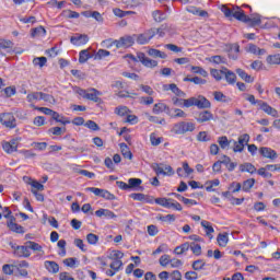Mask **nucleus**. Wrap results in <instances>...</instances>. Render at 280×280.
I'll use <instances>...</instances> for the list:
<instances>
[{
    "label": "nucleus",
    "mask_w": 280,
    "mask_h": 280,
    "mask_svg": "<svg viewBox=\"0 0 280 280\" xmlns=\"http://www.w3.org/2000/svg\"><path fill=\"white\" fill-rule=\"evenodd\" d=\"M240 172H247L248 174H255L257 172V167L253 165V163H243L240 165Z\"/></svg>",
    "instance_id": "nucleus-27"
},
{
    "label": "nucleus",
    "mask_w": 280,
    "mask_h": 280,
    "mask_svg": "<svg viewBox=\"0 0 280 280\" xmlns=\"http://www.w3.org/2000/svg\"><path fill=\"white\" fill-rule=\"evenodd\" d=\"M86 240H88L89 244L95 245V244H97V242H100V236H97L93 233H90V234H88Z\"/></svg>",
    "instance_id": "nucleus-63"
},
{
    "label": "nucleus",
    "mask_w": 280,
    "mask_h": 280,
    "mask_svg": "<svg viewBox=\"0 0 280 280\" xmlns=\"http://www.w3.org/2000/svg\"><path fill=\"white\" fill-rule=\"evenodd\" d=\"M119 147L124 159H129V161H132V152L130 151V148H128V144L120 143Z\"/></svg>",
    "instance_id": "nucleus-32"
},
{
    "label": "nucleus",
    "mask_w": 280,
    "mask_h": 280,
    "mask_svg": "<svg viewBox=\"0 0 280 280\" xmlns=\"http://www.w3.org/2000/svg\"><path fill=\"white\" fill-rule=\"evenodd\" d=\"M44 102H47L48 104H56V98L51 94L43 93L42 92V98Z\"/></svg>",
    "instance_id": "nucleus-60"
},
{
    "label": "nucleus",
    "mask_w": 280,
    "mask_h": 280,
    "mask_svg": "<svg viewBox=\"0 0 280 280\" xmlns=\"http://www.w3.org/2000/svg\"><path fill=\"white\" fill-rule=\"evenodd\" d=\"M156 176H174V168L171 165L164 163H153L151 165Z\"/></svg>",
    "instance_id": "nucleus-5"
},
{
    "label": "nucleus",
    "mask_w": 280,
    "mask_h": 280,
    "mask_svg": "<svg viewBox=\"0 0 280 280\" xmlns=\"http://www.w3.org/2000/svg\"><path fill=\"white\" fill-rule=\"evenodd\" d=\"M187 12H189L190 14H195L196 16H201L203 19L209 16V13L207 11L200 10L196 7H188Z\"/></svg>",
    "instance_id": "nucleus-28"
},
{
    "label": "nucleus",
    "mask_w": 280,
    "mask_h": 280,
    "mask_svg": "<svg viewBox=\"0 0 280 280\" xmlns=\"http://www.w3.org/2000/svg\"><path fill=\"white\" fill-rule=\"evenodd\" d=\"M147 54L151 58H161L162 60H165V58H167V54H165L164 51H161L156 48H149Z\"/></svg>",
    "instance_id": "nucleus-22"
},
{
    "label": "nucleus",
    "mask_w": 280,
    "mask_h": 280,
    "mask_svg": "<svg viewBox=\"0 0 280 280\" xmlns=\"http://www.w3.org/2000/svg\"><path fill=\"white\" fill-rule=\"evenodd\" d=\"M143 182L140 178H129L128 179V185L129 189H135L139 187Z\"/></svg>",
    "instance_id": "nucleus-55"
},
{
    "label": "nucleus",
    "mask_w": 280,
    "mask_h": 280,
    "mask_svg": "<svg viewBox=\"0 0 280 280\" xmlns=\"http://www.w3.org/2000/svg\"><path fill=\"white\" fill-rule=\"evenodd\" d=\"M189 248L192 255H196V257H200V255H202V247L200 246V244L196 242L189 243Z\"/></svg>",
    "instance_id": "nucleus-35"
},
{
    "label": "nucleus",
    "mask_w": 280,
    "mask_h": 280,
    "mask_svg": "<svg viewBox=\"0 0 280 280\" xmlns=\"http://www.w3.org/2000/svg\"><path fill=\"white\" fill-rule=\"evenodd\" d=\"M217 141L221 150H229V147L233 143V140H229L226 136L219 137Z\"/></svg>",
    "instance_id": "nucleus-25"
},
{
    "label": "nucleus",
    "mask_w": 280,
    "mask_h": 280,
    "mask_svg": "<svg viewBox=\"0 0 280 280\" xmlns=\"http://www.w3.org/2000/svg\"><path fill=\"white\" fill-rule=\"evenodd\" d=\"M122 266H124V262L121 260H112L109 268H112V270H114L115 272H119V269Z\"/></svg>",
    "instance_id": "nucleus-59"
},
{
    "label": "nucleus",
    "mask_w": 280,
    "mask_h": 280,
    "mask_svg": "<svg viewBox=\"0 0 280 280\" xmlns=\"http://www.w3.org/2000/svg\"><path fill=\"white\" fill-rule=\"evenodd\" d=\"M195 119L197 124H207L209 121H213L214 117L213 113H211L210 110H202L196 115Z\"/></svg>",
    "instance_id": "nucleus-12"
},
{
    "label": "nucleus",
    "mask_w": 280,
    "mask_h": 280,
    "mask_svg": "<svg viewBox=\"0 0 280 280\" xmlns=\"http://www.w3.org/2000/svg\"><path fill=\"white\" fill-rule=\"evenodd\" d=\"M42 98V92H33L27 94L26 100L27 102L32 103V102H40Z\"/></svg>",
    "instance_id": "nucleus-44"
},
{
    "label": "nucleus",
    "mask_w": 280,
    "mask_h": 280,
    "mask_svg": "<svg viewBox=\"0 0 280 280\" xmlns=\"http://www.w3.org/2000/svg\"><path fill=\"white\" fill-rule=\"evenodd\" d=\"M152 18L155 21V23H163V21H165V19H167V14H165L161 10H155L152 12Z\"/></svg>",
    "instance_id": "nucleus-29"
},
{
    "label": "nucleus",
    "mask_w": 280,
    "mask_h": 280,
    "mask_svg": "<svg viewBox=\"0 0 280 280\" xmlns=\"http://www.w3.org/2000/svg\"><path fill=\"white\" fill-rule=\"evenodd\" d=\"M237 54H240V44H232L230 47V58L232 60H237Z\"/></svg>",
    "instance_id": "nucleus-37"
},
{
    "label": "nucleus",
    "mask_w": 280,
    "mask_h": 280,
    "mask_svg": "<svg viewBox=\"0 0 280 280\" xmlns=\"http://www.w3.org/2000/svg\"><path fill=\"white\" fill-rule=\"evenodd\" d=\"M50 135H54L55 137H60L61 135H65L67 132V128H60V127H52L48 130Z\"/></svg>",
    "instance_id": "nucleus-51"
},
{
    "label": "nucleus",
    "mask_w": 280,
    "mask_h": 280,
    "mask_svg": "<svg viewBox=\"0 0 280 280\" xmlns=\"http://www.w3.org/2000/svg\"><path fill=\"white\" fill-rule=\"evenodd\" d=\"M14 47V43L10 39H0V54L5 56L3 51H8V49H12Z\"/></svg>",
    "instance_id": "nucleus-23"
},
{
    "label": "nucleus",
    "mask_w": 280,
    "mask_h": 280,
    "mask_svg": "<svg viewBox=\"0 0 280 280\" xmlns=\"http://www.w3.org/2000/svg\"><path fill=\"white\" fill-rule=\"evenodd\" d=\"M172 102L174 106H180L182 108H189V98H178V97H173Z\"/></svg>",
    "instance_id": "nucleus-34"
},
{
    "label": "nucleus",
    "mask_w": 280,
    "mask_h": 280,
    "mask_svg": "<svg viewBox=\"0 0 280 280\" xmlns=\"http://www.w3.org/2000/svg\"><path fill=\"white\" fill-rule=\"evenodd\" d=\"M44 266L51 275H58V272H60V266L54 260H46Z\"/></svg>",
    "instance_id": "nucleus-19"
},
{
    "label": "nucleus",
    "mask_w": 280,
    "mask_h": 280,
    "mask_svg": "<svg viewBox=\"0 0 280 280\" xmlns=\"http://www.w3.org/2000/svg\"><path fill=\"white\" fill-rule=\"evenodd\" d=\"M197 141H200L202 143H207L208 141H211V136L207 131H200L197 135Z\"/></svg>",
    "instance_id": "nucleus-47"
},
{
    "label": "nucleus",
    "mask_w": 280,
    "mask_h": 280,
    "mask_svg": "<svg viewBox=\"0 0 280 280\" xmlns=\"http://www.w3.org/2000/svg\"><path fill=\"white\" fill-rule=\"evenodd\" d=\"M191 71H192V73H198L199 75H202V78H207V75H209L207 70H205L198 66H192Z\"/></svg>",
    "instance_id": "nucleus-58"
},
{
    "label": "nucleus",
    "mask_w": 280,
    "mask_h": 280,
    "mask_svg": "<svg viewBox=\"0 0 280 280\" xmlns=\"http://www.w3.org/2000/svg\"><path fill=\"white\" fill-rule=\"evenodd\" d=\"M176 172L180 178H189L194 173V168L189 167V163L183 162V166L178 167Z\"/></svg>",
    "instance_id": "nucleus-14"
},
{
    "label": "nucleus",
    "mask_w": 280,
    "mask_h": 280,
    "mask_svg": "<svg viewBox=\"0 0 280 280\" xmlns=\"http://www.w3.org/2000/svg\"><path fill=\"white\" fill-rule=\"evenodd\" d=\"M154 37V31L147 30L141 34H133L135 43L138 45H148L150 40Z\"/></svg>",
    "instance_id": "nucleus-8"
},
{
    "label": "nucleus",
    "mask_w": 280,
    "mask_h": 280,
    "mask_svg": "<svg viewBox=\"0 0 280 280\" xmlns=\"http://www.w3.org/2000/svg\"><path fill=\"white\" fill-rule=\"evenodd\" d=\"M108 257L112 260H121L124 259V253L121 250H113Z\"/></svg>",
    "instance_id": "nucleus-54"
},
{
    "label": "nucleus",
    "mask_w": 280,
    "mask_h": 280,
    "mask_svg": "<svg viewBox=\"0 0 280 280\" xmlns=\"http://www.w3.org/2000/svg\"><path fill=\"white\" fill-rule=\"evenodd\" d=\"M107 56H110V51L105 49H98L97 52L94 55V60H102L104 58H107Z\"/></svg>",
    "instance_id": "nucleus-50"
},
{
    "label": "nucleus",
    "mask_w": 280,
    "mask_h": 280,
    "mask_svg": "<svg viewBox=\"0 0 280 280\" xmlns=\"http://www.w3.org/2000/svg\"><path fill=\"white\" fill-rule=\"evenodd\" d=\"M219 185H220V179L208 180L205 184L206 191H215V189L213 188L218 187Z\"/></svg>",
    "instance_id": "nucleus-38"
},
{
    "label": "nucleus",
    "mask_w": 280,
    "mask_h": 280,
    "mask_svg": "<svg viewBox=\"0 0 280 280\" xmlns=\"http://www.w3.org/2000/svg\"><path fill=\"white\" fill-rule=\"evenodd\" d=\"M268 65H280V54L269 55L267 57Z\"/></svg>",
    "instance_id": "nucleus-53"
},
{
    "label": "nucleus",
    "mask_w": 280,
    "mask_h": 280,
    "mask_svg": "<svg viewBox=\"0 0 280 280\" xmlns=\"http://www.w3.org/2000/svg\"><path fill=\"white\" fill-rule=\"evenodd\" d=\"M171 260H172V257L167 254H164L160 257L159 262H160V266H162L163 268H167V266H170L171 264Z\"/></svg>",
    "instance_id": "nucleus-45"
},
{
    "label": "nucleus",
    "mask_w": 280,
    "mask_h": 280,
    "mask_svg": "<svg viewBox=\"0 0 280 280\" xmlns=\"http://www.w3.org/2000/svg\"><path fill=\"white\" fill-rule=\"evenodd\" d=\"M221 12H223L226 19H236V21H241V23H247L252 27H255V25H261L260 14H253L248 16L240 7L229 8L226 5H222Z\"/></svg>",
    "instance_id": "nucleus-1"
},
{
    "label": "nucleus",
    "mask_w": 280,
    "mask_h": 280,
    "mask_svg": "<svg viewBox=\"0 0 280 280\" xmlns=\"http://www.w3.org/2000/svg\"><path fill=\"white\" fill-rule=\"evenodd\" d=\"M249 141H250V136L248 133H243L238 137V140L236 142L243 145L244 148H246Z\"/></svg>",
    "instance_id": "nucleus-48"
},
{
    "label": "nucleus",
    "mask_w": 280,
    "mask_h": 280,
    "mask_svg": "<svg viewBox=\"0 0 280 280\" xmlns=\"http://www.w3.org/2000/svg\"><path fill=\"white\" fill-rule=\"evenodd\" d=\"M258 106L260 110H264V113H266L267 115H270L271 117H277L279 115L277 109L272 108V106L268 105V103L264 101H259Z\"/></svg>",
    "instance_id": "nucleus-15"
},
{
    "label": "nucleus",
    "mask_w": 280,
    "mask_h": 280,
    "mask_svg": "<svg viewBox=\"0 0 280 280\" xmlns=\"http://www.w3.org/2000/svg\"><path fill=\"white\" fill-rule=\"evenodd\" d=\"M16 219L11 217L10 221L7 222L8 229L13 231V233H25V229L16 223H14Z\"/></svg>",
    "instance_id": "nucleus-20"
},
{
    "label": "nucleus",
    "mask_w": 280,
    "mask_h": 280,
    "mask_svg": "<svg viewBox=\"0 0 280 280\" xmlns=\"http://www.w3.org/2000/svg\"><path fill=\"white\" fill-rule=\"evenodd\" d=\"M259 153L265 159H270L271 161H275V159H277V156H278L277 151L272 150L271 148H267V147H261L259 149Z\"/></svg>",
    "instance_id": "nucleus-17"
},
{
    "label": "nucleus",
    "mask_w": 280,
    "mask_h": 280,
    "mask_svg": "<svg viewBox=\"0 0 280 280\" xmlns=\"http://www.w3.org/2000/svg\"><path fill=\"white\" fill-rule=\"evenodd\" d=\"M237 75H240L244 82L253 83L255 79L250 77V74L246 73V71L242 70L241 68L236 69Z\"/></svg>",
    "instance_id": "nucleus-36"
},
{
    "label": "nucleus",
    "mask_w": 280,
    "mask_h": 280,
    "mask_svg": "<svg viewBox=\"0 0 280 280\" xmlns=\"http://www.w3.org/2000/svg\"><path fill=\"white\" fill-rule=\"evenodd\" d=\"M102 45L103 47L107 48L113 47V45H115L117 49H121V47H132V45H135V35L120 37L118 40L114 42H110V39H106L103 40Z\"/></svg>",
    "instance_id": "nucleus-2"
},
{
    "label": "nucleus",
    "mask_w": 280,
    "mask_h": 280,
    "mask_svg": "<svg viewBox=\"0 0 280 280\" xmlns=\"http://www.w3.org/2000/svg\"><path fill=\"white\" fill-rule=\"evenodd\" d=\"M232 143H233V152H235L236 154L241 152H244V145L243 144H240V142L235 141V140H232Z\"/></svg>",
    "instance_id": "nucleus-62"
},
{
    "label": "nucleus",
    "mask_w": 280,
    "mask_h": 280,
    "mask_svg": "<svg viewBox=\"0 0 280 280\" xmlns=\"http://www.w3.org/2000/svg\"><path fill=\"white\" fill-rule=\"evenodd\" d=\"M167 105H165L164 103H156L153 106V113L154 115H160V113H165V110H167Z\"/></svg>",
    "instance_id": "nucleus-43"
},
{
    "label": "nucleus",
    "mask_w": 280,
    "mask_h": 280,
    "mask_svg": "<svg viewBox=\"0 0 280 280\" xmlns=\"http://www.w3.org/2000/svg\"><path fill=\"white\" fill-rule=\"evenodd\" d=\"M205 266H207V262L203 259L195 260L191 265L192 270H196V271L205 270Z\"/></svg>",
    "instance_id": "nucleus-42"
},
{
    "label": "nucleus",
    "mask_w": 280,
    "mask_h": 280,
    "mask_svg": "<svg viewBox=\"0 0 280 280\" xmlns=\"http://www.w3.org/2000/svg\"><path fill=\"white\" fill-rule=\"evenodd\" d=\"M0 124L3 125L4 128L14 130V128H16V118L12 113H2L0 114Z\"/></svg>",
    "instance_id": "nucleus-6"
},
{
    "label": "nucleus",
    "mask_w": 280,
    "mask_h": 280,
    "mask_svg": "<svg viewBox=\"0 0 280 280\" xmlns=\"http://www.w3.org/2000/svg\"><path fill=\"white\" fill-rule=\"evenodd\" d=\"M245 51H247L248 54H254L255 56H264V54H266V49H260L255 44H248L245 47Z\"/></svg>",
    "instance_id": "nucleus-21"
},
{
    "label": "nucleus",
    "mask_w": 280,
    "mask_h": 280,
    "mask_svg": "<svg viewBox=\"0 0 280 280\" xmlns=\"http://www.w3.org/2000/svg\"><path fill=\"white\" fill-rule=\"evenodd\" d=\"M155 205L164 207V209H174V211H183V206L172 198H156Z\"/></svg>",
    "instance_id": "nucleus-4"
},
{
    "label": "nucleus",
    "mask_w": 280,
    "mask_h": 280,
    "mask_svg": "<svg viewBox=\"0 0 280 280\" xmlns=\"http://www.w3.org/2000/svg\"><path fill=\"white\" fill-rule=\"evenodd\" d=\"M189 108L197 106V108H211V102L207 97L199 95L198 97H190L188 102Z\"/></svg>",
    "instance_id": "nucleus-7"
},
{
    "label": "nucleus",
    "mask_w": 280,
    "mask_h": 280,
    "mask_svg": "<svg viewBox=\"0 0 280 280\" xmlns=\"http://www.w3.org/2000/svg\"><path fill=\"white\" fill-rule=\"evenodd\" d=\"M92 56L91 52H89V49H83L79 52V62L80 65H84V62H88L91 60Z\"/></svg>",
    "instance_id": "nucleus-33"
},
{
    "label": "nucleus",
    "mask_w": 280,
    "mask_h": 280,
    "mask_svg": "<svg viewBox=\"0 0 280 280\" xmlns=\"http://www.w3.org/2000/svg\"><path fill=\"white\" fill-rule=\"evenodd\" d=\"M171 91L177 97H185V92H183V90L178 89V85H176L175 83H171Z\"/></svg>",
    "instance_id": "nucleus-52"
},
{
    "label": "nucleus",
    "mask_w": 280,
    "mask_h": 280,
    "mask_svg": "<svg viewBox=\"0 0 280 280\" xmlns=\"http://www.w3.org/2000/svg\"><path fill=\"white\" fill-rule=\"evenodd\" d=\"M26 244L28 246V250H34V253H40V255H45V250H43V246H40V244L33 241H27Z\"/></svg>",
    "instance_id": "nucleus-26"
},
{
    "label": "nucleus",
    "mask_w": 280,
    "mask_h": 280,
    "mask_svg": "<svg viewBox=\"0 0 280 280\" xmlns=\"http://www.w3.org/2000/svg\"><path fill=\"white\" fill-rule=\"evenodd\" d=\"M101 95H102V92L97 91L96 89H90L88 90L85 100H90L91 102H95L97 104L102 102V98H100Z\"/></svg>",
    "instance_id": "nucleus-18"
},
{
    "label": "nucleus",
    "mask_w": 280,
    "mask_h": 280,
    "mask_svg": "<svg viewBox=\"0 0 280 280\" xmlns=\"http://www.w3.org/2000/svg\"><path fill=\"white\" fill-rule=\"evenodd\" d=\"M55 115L52 116V119L58 124H62V126H67V124H71V120L67 119L65 116L58 114L57 112H55Z\"/></svg>",
    "instance_id": "nucleus-40"
},
{
    "label": "nucleus",
    "mask_w": 280,
    "mask_h": 280,
    "mask_svg": "<svg viewBox=\"0 0 280 280\" xmlns=\"http://www.w3.org/2000/svg\"><path fill=\"white\" fill-rule=\"evenodd\" d=\"M217 242L219 246L225 248V246L229 244V234H219L217 237Z\"/></svg>",
    "instance_id": "nucleus-39"
},
{
    "label": "nucleus",
    "mask_w": 280,
    "mask_h": 280,
    "mask_svg": "<svg viewBox=\"0 0 280 280\" xmlns=\"http://www.w3.org/2000/svg\"><path fill=\"white\" fill-rule=\"evenodd\" d=\"M224 78L228 82V84H235V82H237V75H235V73L229 69L225 68V72H224Z\"/></svg>",
    "instance_id": "nucleus-31"
},
{
    "label": "nucleus",
    "mask_w": 280,
    "mask_h": 280,
    "mask_svg": "<svg viewBox=\"0 0 280 280\" xmlns=\"http://www.w3.org/2000/svg\"><path fill=\"white\" fill-rule=\"evenodd\" d=\"M137 57L139 62H141L143 67H147V69H154L155 67H159V61L150 59V57L145 56L143 52H138Z\"/></svg>",
    "instance_id": "nucleus-11"
},
{
    "label": "nucleus",
    "mask_w": 280,
    "mask_h": 280,
    "mask_svg": "<svg viewBox=\"0 0 280 280\" xmlns=\"http://www.w3.org/2000/svg\"><path fill=\"white\" fill-rule=\"evenodd\" d=\"M33 65L35 67H45V65H47V57H37L33 60Z\"/></svg>",
    "instance_id": "nucleus-56"
},
{
    "label": "nucleus",
    "mask_w": 280,
    "mask_h": 280,
    "mask_svg": "<svg viewBox=\"0 0 280 280\" xmlns=\"http://www.w3.org/2000/svg\"><path fill=\"white\" fill-rule=\"evenodd\" d=\"M201 226L205 229L207 237H209V240H213L212 233H215V230H213L211 222L201 221Z\"/></svg>",
    "instance_id": "nucleus-24"
},
{
    "label": "nucleus",
    "mask_w": 280,
    "mask_h": 280,
    "mask_svg": "<svg viewBox=\"0 0 280 280\" xmlns=\"http://www.w3.org/2000/svg\"><path fill=\"white\" fill-rule=\"evenodd\" d=\"M224 73H225V68L222 70H218V69L211 70V75L212 78H214V80H217V82H220V80H222V75H224Z\"/></svg>",
    "instance_id": "nucleus-49"
},
{
    "label": "nucleus",
    "mask_w": 280,
    "mask_h": 280,
    "mask_svg": "<svg viewBox=\"0 0 280 280\" xmlns=\"http://www.w3.org/2000/svg\"><path fill=\"white\" fill-rule=\"evenodd\" d=\"M185 279L186 280H197L198 279V272H196V271H187L185 273Z\"/></svg>",
    "instance_id": "nucleus-64"
},
{
    "label": "nucleus",
    "mask_w": 280,
    "mask_h": 280,
    "mask_svg": "<svg viewBox=\"0 0 280 280\" xmlns=\"http://www.w3.org/2000/svg\"><path fill=\"white\" fill-rule=\"evenodd\" d=\"M194 130H196V124L180 121L173 126L172 132L174 135H187V132H194Z\"/></svg>",
    "instance_id": "nucleus-3"
},
{
    "label": "nucleus",
    "mask_w": 280,
    "mask_h": 280,
    "mask_svg": "<svg viewBox=\"0 0 280 280\" xmlns=\"http://www.w3.org/2000/svg\"><path fill=\"white\" fill-rule=\"evenodd\" d=\"M85 128H89L90 130H93L94 132L100 130V126L97 124H95V121L93 120H88L84 124Z\"/></svg>",
    "instance_id": "nucleus-61"
},
{
    "label": "nucleus",
    "mask_w": 280,
    "mask_h": 280,
    "mask_svg": "<svg viewBox=\"0 0 280 280\" xmlns=\"http://www.w3.org/2000/svg\"><path fill=\"white\" fill-rule=\"evenodd\" d=\"M12 248H13L14 257L27 259V257L32 256V252H30V247H28L27 243H25V245H21V246H15V247L12 246Z\"/></svg>",
    "instance_id": "nucleus-9"
},
{
    "label": "nucleus",
    "mask_w": 280,
    "mask_h": 280,
    "mask_svg": "<svg viewBox=\"0 0 280 280\" xmlns=\"http://www.w3.org/2000/svg\"><path fill=\"white\" fill-rule=\"evenodd\" d=\"M210 62H214V65H226V58L220 55L212 56Z\"/></svg>",
    "instance_id": "nucleus-57"
},
{
    "label": "nucleus",
    "mask_w": 280,
    "mask_h": 280,
    "mask_svg": "<svg viewBox=\"0 0 280 280\" xmlns=\"http://www.w3.org/2000/svg\"><path fill=\"white\" fill-rule=\"evenodd\" d=\"M86 189L88 191H91L92 194H94V196H100L105 200H115V195H113L110 191L106 189L95 188V187H89Z\"/></svg>",
    "instance_id": "nucleus-10"
},
{
    "label": "nucleus",
    "mask_w": 280,
    "mask_h": 280,
    "mask_svg": "<svg viewBox=\"0 0 280 280\" xmlns=\"http://www.w3.org/2000/svg\"><path fill=\"white\" fill-rule=\"evenodd\" d=\"M255 187V178H249L243 183L242 190L243 191H250Z\"/></svg>",
    "instance_id": "nucleus-46"
},
{
    "label": "nucleus",
    "mask_w": 280,
    "mask_h": 280,
    "mask_svg": "<svg viewBox=\"0 0 280 280\" xmlns=\"http://www.w3.org/2000/svg\"><path fill=\"white\" fill-rule=\"evenodd\" d=\"M47 31L43 26H38L32 30L31 36L33 38H43V36H46Z\"/></svg>",
    "instance_id": "nucleus-30"
},
{
    "label": "nucleus",
    "mask_w": 280,
    "mask_h": 280,
    "mask_svg": "<svg viewBox=\"0 0 280 280\" xmlns=\"http://www.w3.org/2000/svg\"><path fill=\"white\" fill-rule=\"evenodd\" d=\"M96 218H106L107 220H114V218H117V214L108 209L101 208L95 211Z\"/></svg>",
    "instance_id": "nucleus-16"
},
{
    "label": "nucleus",
    "mask_w": 280,
    "mask_h": 280,
    "mask_svg": "<svg viewBox=\"0 0 280 280\" xmlns=\"http://www.w3.org/2000/svg\"><path fill=\"white\" fill-rule=\"evenodd\" d=\"M187 250H189V243L186 242V243L175 247L174 254L175 255H183V254L187 253Z\"/></svg>",
    "instance_id": "nucleus-41"
},
{
    "label": "nucleus",
    "mask_w": 280,
    "mask_h": 280,
    "mask_svg": "<svg viewBox=\"0 0 280 280\" xmlns=\"http://www.w3.org/2000/svg\"><path fill=\"white\" fill-rule=\"evenodd\" d=\"M70 43L72 45H75L77 47H81V45H86V43H89V35L77 33L70 38Z\"/></svg>",
    "instance_id": "nucleus-13"
}]
</instances>
